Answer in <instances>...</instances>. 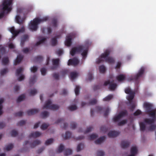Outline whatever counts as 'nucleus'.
<instances>
[{"label":"nucleus","instance_id":"f257e3e1","mask_svg":"<svg viewBox=\"0 0 156 156\" xmlns=\"http://www.w3.org/2000/svg\"><path fill=\"white\" fill-rule=\"evenodd\" d=\"M88 52L87 48L82 45H80L77 47H75L72 48L70 52L71 55L73 56L76 53H80L82 52L81 55L83 56V59L86 57Z\"/></svg>","mask_w":156,"mask_h":156},{"label":"nucleus","instance_id":"f03ea898","mask_svg":"<svg viewBox=\"0 0 156 156\" xmlns=\"http://www.w3.org/2000/svg\"><path fill=\"white\" fill-rule=\"evenodd\" d=\"M111 51L109 49H107L105 52L102 54L100 58H99L97 61L96 62L98 64H99L104 61L102 59L103 58H105V61L109 63H113L115 62V60L112 57L108 56L110 54Z\"/></svg>","mask_w":156,"mask_h":156},{"label":"nucleus","instance_id":"7ed1b4c3","mask_svg":"<svg viewBox=\"0 0 156 156\" xmlns=\"http://www.w3.org/2000/svg\"><path fill=\"white\" fill-rule=\"evenodd\" d=\"M49 19L48 16H45L42 19L36 18L34 19L32 21H31L30 24L29 25V29L32 30H36L37 28L38 24L41 22H43L47 21Z\"/></svg>","mask_w":156,"mask_h":156},{"label":"nucleus","instance_id":"20e7f679","mask_svg":"<svg viewBox=\"0 0 156 156\" xmlns=\"http://www.w3.org/2000/svg\"><path fill=\"white\" fill-rule=\"evenodd\" d=\"M13 0H5L2 3V10L3 11L0 13V19L2 18L4 15V11H6L7 12H10L12 8L11 5H12Z\"/></svg>","mask_w":156,"mask_h":156},{"label":"nucleus","instance_id":"39448f33","mask_svg":"<svg viewBox=\"0 0 156 156\" xmlns=\"http://www.w3.org/2000/svg\"><path fill=\"white\" fill-rule=\"evenodd\" d=\"M144 68L143 67H141L137 74L134 76H132L129 78L128 79V80H133L136 83L138 84L139 83V79L141 77H142L144 73Z\"/></svg>","mask_w":156,"mask_h":156},{"label":"nucleus","instance_id":"423d86ee","mask_svg":"<svg viewBox=\"0 0 156 156\" xmlns=\"http://www.w3.org/2000/svg\"><path fill=\"white\" fill-rule=\"evenodd\" d=\"M144 107L145 109L146 112L149 115H156V111L153 109V106L152 104L147 102H145L144 104Z\"/></svg>","mask_w":156,"mask_h":156},{"label":"nucleus","instance_id":"0eeeda50","mask_svg":"<svg viewBox=\"0 0 156 156\" xmlns=\"http://www.w3.org/2000/svg\"><path fill=\"white\" fill-rule=\"evenodd\" d=\"M52 102L50 99L48 100L43 107V109H50L53 110L58 109L59 107L58 105L54 104H51Z\"/></svg>","mask_w":156,"mask_h":156},{"label":"nucleus","instance_id":"6e6552de","mask_svg":"<svg viewBox=\"0 0 156 156\" xmlns=\"http://www.w3.org/2000/svg\"><path fill=\"white\" fill-rule=\"evenodd\" d=\"M9 30L14 36L16 37L20 33H23L25 31V28L23 26L20 29L18 30H16L15 29L14 27H12L9 28Z\"/></svg>","mask_w":156,"mask_h":156},{"label":"nucleus","instance_id":"1a4fd4ad","mask_svg":"<svg viewBox=\"0 0 156 156\" xmlns=\"http://www.w3.org/2000/svg\"><path fill=\"white\" fill-rule=\"evenodd\" d=\"M108 84H109V89L112 91L115 90L117 86V84L116 83H114L113 81L110 82L109 80L105 82L104 85L106 86Z\"/></svg>","mask_w":156,"mask_h":156},{"label":"nucleus","instance_id":"9d476101","mask_svg":"<svg viewBox=\"0 0 156 156\" xmlns=\"http://www.w3.org/2000/svg\"><path fill=\"white\" fill-rule=\"evenodd\" d=\"M127 112L126 111L120 112L117 115L113 118L114 121V122L118 121L122 117L127 115Z\"/></svg>","mask_w":156,"mask_h":156},{"label":"nucleus","instance_id":"9b49d317","mask_svg":"<svg viewBox=\"0 0 156 156\" xmlns=\"http://www.w3.org/2000/svg\"><path fill=\"white\" fill-rule=\"evenodd\" d=\"M150 117H152V119L147 118L144 119V122L148 124H152L154 123L156 120V115H149Z\"/></svg>","mask_w":156,"mask_h":156},{"label":"nucleus","instance_id":"f8f14e48","mask_svg":"<svg viewBox=\"0 0 156 156\" xmlns=\"http://www.w3.org/2000/svg\"><path fill=\"white\" fill-rule=\"evenodd\" d=\"M79 63L78 60L76 58H74L72 59H70L69 60L68 65L69 66L72 65L74 66H76Z\"/></svg>","mask_w":156,"mask_h":156},{"label":"nucleus","instance_id":"ddd939ff","mask_svg":"<svg viewBox=\"0 0 156 156\" xmlns=\"http://www.w3.org/2000/svg\"><path fill=\"white\" fill-rule=\"evenodd\" d=\"M72 37L71 35H68L66 37L65 41V45L67 46H70L72 44Z\"/></svg>","mask_w":156,"mask_h":156},{"label":"nucleus","instance_id":"4468645a","mask_svg":"<svg viewBox=\"0 0 156 156\" xmlns=\"http://www.w3.org/2000/svg\"><path fill=\"white\" fill-rule=\"evenodd\" d=\"M120 133V132L118 131H113L109 132L108 135L109 137H117Z\"/></svg>","mask_w":156,"mask_h":156},{"label":"nucleus","instance_id":"2eb2a0df","mask_svg":"<svg viewBox=\"0 0 156 156\" xmlns=\"http://www.w3.org/2000/svg\"><path fill=\"white\" fill-rule=\"evenodd\" d=\"M29 37L28 35L25 34L21 37L20 44L21 47H23L24 44L25 42L28 40Z\"/></svg>","mask_w":156,"mask_h":156},{"label":"nucleus","instance_id":"dca6fc26","mask_svg":"<svg viewBox=\"0 0 156 156\" xmlns=\"http://www.w3.org/2000/svg\"><path fill=\"white\" fill-rule=\"evenodd\" d=\"M50 25L53 28H56L58 26V20L57 19L55 18H52Z\"/></svg>","mask_w":156,"mask_h":156},{"label":"nucleus","instance_id":"f3484780","mask_svg":"<svg viewBox=\"0 0 156 156\" xmlns=\"http://www.w3.org/2000/svg\"><path fill=\"white\" fill-rule=\"evenodd\" d=\"M59 59V58L56 59H53L52 60L53 64L54 66L51 67V68L52 69H56L58 66Z\"/></svg>","mask_w":156,"mask_h":156},{"label":"nucleus","instance_id":"a211bd4d","mask_svg":"<svg viewBox=\"0 0 156 156\" xmlns=\"http://www.w3.org/2000/svg\"><path fill=\"white\" fill-rule=\"evenodd\" d=\"M129 142L128 141L123 140L122 141L121 143V147L123 149L129 147Z\"/></svg>","mask_w":156,"mask_h":156},{"label":"nucleus","instance_id":"6ab92c4d","mask_svg":"<svg viewBox=\"0 0 156 156\" xmlns=\"http://www.w3.org/2000/svg\"><path fill=\"white\" fill-rule=\"evenodd\" d=\"M39 110L37 109H33L28 110L27 113L28 115H34L38 113Z\"/></svg>","mask_w":156,"mask_h":156},{"label":"nucleus","instance_id":"aec40b11","mask_svg":"<svg viewBox=\"0 0 156 156\" xmlns=\"http://www.w3.org/2000/svg\"><path fill=\"white\" fill-rule=\"evenodd\" d=\"M41 134V133L38 131L31 133L29 136V138H36L39 136Z\"/></svg>","mask_w":156,"mask_h":156},{"label":"nucleus","instance_id":"412c9836","mask_svg":"<svg viewBox=\"0 0 156 156\" xmlns=\"http://www.w3.org/2000/svg\"><path fill=\"white\" fill-rule=\"evenodd\" d=\"M23 58V56L22 55H19L17 56V58L15 61L14 65H16L17 64H19L22 61Z\"/></svg>","mask_w":156,"mask_h":156},{"label":"nucleus","instance_id":"4be33fe9","mask_svg":"<svg viewBox=\"0 0 156 156\" xmlns=\"http://www.w3.org/2000/svg\"><path fill=\"white\" fill-rule=\"evenodd\" d=\"M24 20V18L21 19L18 15L16 16V20L17 23L19 24H22Z\"/></svg>","mask_w":156,"mask_h":156},{"label":"nucleus","instance_id":"5701e85b","mask_svg":"<svg viewBox=\"0 0 156 156\" xmlns=\"http://www.w3.org/2000/svg\"><path fill=\"white\" fill-rule=\"evenodd\" d=\"M28 11L26 9L23 8H18L17 9V13H23L26 14L28 12Z\"/></svg>","mask_w":156,"mask_h":156},{"label":"nucleus","instance_id":"b1692460","mask_svg":"<svg viewBox=\"0 0 156 156\" xmlns=\"http://www.w3.org/2000/svg\"><path fill=\"white\" fill-rule=\"evenodd\" d=\"M41 144V141L38 140H36L33 141L32 143L30 144V147L32 148L40 144Z\"/></svg>","mask_w":156,"mask_h":156},{"label":"nucleus","instance_id":"393cba45","mask_svg":"<svg viewBox=\"0 0 156 156\" xmlns=\"http://www.w3.org/2000/svg\"><path fill=\"white\" fill-rule=\"evenodd\" d=\"M105 138L106 137L105 136L101 137L100 138L95 140V144H100L105 140Z\"/></svg>","mask_w":156,"mask_h":156},{"label":"nucleus","instance_id":"a878e982","mask_svg":"<svg viewBox=\"0 0 156 156\" xmlns=\"http://www.w3.org/2000/svg\"><path fill=\"white\" fill-rule=\"evenodd\" d=\"M129 95L127 97V99L129 101L130 104H131L133 102V99L134 97L135 93L129 94Z\"/></svg>","mask_w":156,"mask_h":156},{"label":"nucleus","instance_id":"bb28decb","mask_svg":"<svg viewBox=\"0 0 156 156\" xmlns=\"http://www.w3.org/2000/svg\"><path fill=\"white\" fill-rule=\"evenodd\" d=\"M36 78L37 76L35 75H34L33 77H30L29 81V84L30 86L34 84L36 82Z\"/></svg>","mask_w":156,"mask_h":156},{"label":"nucleus","instance_id":"cd10ccee","mask_svg":"<svg viewBox=\"0 0 156 156\" xmlns=\"http://www.w3.org/2000/svg\"><path fill=\"white\" fill-rule=\"evenodd\" d=\"M125 78V76L123 74H120L117 76L116 77L117 80L120 82L124 80Z\"/></svg>","mask_w":156,"mask_h":156},{"label":"nucleus","instance_id":"c85d7f7f","mask_svg":"<svg viewBox=\"0 0 156 156\" xmlns=\"http://www.w3.org/2000/svg\"><path fill=\"white\" fill-rule=\"evenodd\" d=\"M137 149L135 146L133 147L131 149V154L135 156V155L137 153Z\"/></svg>","mask_w":156,"mask_h":156},{"label":"nucleus","instance_id":"c756f323","mask_svg":"<svg viewBox=\"0 0 156 156\" xmlns=\"http://www.w3.org/2000/svg\"><path fill=\"white\" fill-rule=\"evenodd\" d=\"M71 136V133L69 131L66 132L65 134V136L64 137L63 136V135H62V137L65 140H66L70 138Z\"/></svg>","mask_w":156,"mask_h":156},{"label":"nucleus","instance_id":"7c9ffc66","mask_svg":"<svg viewBox=\"0 0 156 156\" xmlns=\"http://www.w3.org/2000/svg\"><path fill=\"white\" fill-rule=\"evenodd\" d=\"M9 62V59L8 57L3 58L2 59V63L4 65H7Z\"/></svg>","mask_w":156,"mask_h":156},{"label":"nucleus","instance_id":"2f4dec72","mask_svg":"<svg viewBox=\"0 0 156 156\" xmlns=\"http://www.w3.org/2000/svg\"><path fill=\"white\" fill-rule=\"evenodd\" d=\"M72 151L71 150L66 149L64 150V155L66 156L70 155L72 154Z\"/></svg>","mask_w":156,"mask_h":156},{"label":"nucleus","instance_id":"473e14b6","mask_svg":"<svg viewBox=\"0 0 156 156\" xmlns=\"http://www.w3.org/2000/svg\"><path fill=\"white\" fill-rule=\"evenodd\" d=\"M43 57L41 56H37L34 58V61L35 62H41L42 61Z\"/></svg>","mask_w":156,"mask_h":156},{"label":"nucleus","instance_id":"72a5a7b5","mask_svg":"<svg viewBox=\"0 0 156 156\" xmlns=\"http://www.w3.org/2000/svg\"><path fill=\"white\" fill-rule=\"evenodd\" d=\"M77 74L75 72H72L70 73V79L71 80L75 79L77 76Z\"/></svg>","mask_w":156,"mask_h":156},{"label":"nucleus","instance_id":"f704fd0d","mask_svg":"<svg viewBox=\"0 0 156 156\" xmlns=\"http://www.w3.org/2000/svg\"><path fill=\"white\" fill-rule=\"evenodd\" d=\"M84 147V144L82 143L79 144L77 146V152L80 151Z\"/></svg>","mask_w":156,"mask_h":156},{"label":"nucleus","instance_id":"c9c22d12","mask_svg":"<svg viewBox=\"0 0 156 156\" xmlns=\"http://www.w3.org/2000/svg\"><path fill=\"white\" fill-rule=\"evenodd\" d=\"M99 69L100 73H104L105 71L106 68L105 66L101 65L99 66Z\"/></svg>","mask_w":156,"mask_h":156},{"label":"nucleus","instance_id":"e433bc0d","mask_svg":"<svg viewBox=\"0 0 156 156\" xmlns=\"http://www.w3.org/2000/svg\"><path fill=\"white\" fill-rule=\"evenodd\" d=\"M113 97V95L112 94L108 95V96L104 98L103 100L104 101H108L111 100Z\"/></svg>","mask_w":156,"mask_h":156},{"label":"nucleus","instance_id":"4c0bfd02","mask_svg":"<svg viewBox=\"0 0 156 156\" xmlns=\"http://www.w3.org/2000/svg\"><path fill=\"white\" fill-rule=\"evenodd\" d=\"M140 129L141 131H144L145 130V126L143 122H141L140 123Z\"/></svg>","mask_w":156,"mask_h":156},{"label":"nucleus","instance_id":"58836bf2","mask_svg":"<svg viewBox=\"0 0 156 156\" xmlns=\"http://www.w3.org/2000/svg\"><path fill=\"white\" fill-rule=\"evenodd\" d=\"M46 40V38H43L41 39L39 41L37 42L36 44V46H37L43 43Z\"/></svg>","mask_w":156,"mask_h":156},{"label":"nucleus","instance_id":"ea45409f","mask_svg":"<svg viewBox=\"0 0 156 156\" xmlns=\"http://www.w3.org/2000/svg\"><path fill=\"white\" fill-rule=\"evenodd\" d=\"M23 69L22 67H20L16 70V76H18L19 74L21 73L23 71Z\"/></svg>","mask_w":156,"mask_h":156},{"label":"nucleus","instance_id":"a19ab883","mask_svg":"<svg viewBox=\"0 0 156 156\" xmlns=\"http://www.w3.org/2000/svg\"><path fill=\"white\" fill-rule=\"evenodd\" d=\"M13 147V144H10L7 145L5 148H4L5 150H6L7 151H9L11 149H12Z\"/></svg>","mask_w":156,"mask_h":156},{"label":"nucleus","instance_id":"79ce46f5","mask_svg":"<svg viewBox=\"0 0 156 156\" xmlns=\"http://www.w3.org/2000/svg\"><path fill=\"white\" fill-rule=\"evenodd\" d=\"M25 95L23 94L19 96L17 100V102H19L23 101L25 98Z\"/></svg>","mask_w":156,"mask_h":156},{"label":"nucleus","instance_id":"37998d69","mask_svg":"<svg viewBox=\"0 0 156 156\" xmlns=\"http://www.w3.org/2000/svg\"><path fill=\"white\" fill-rule=\"evenodd\" d=\"M57 43V38L56 37L53 38L51 39V43L52 45L55 46Z\"/></svg>","mask_w":156,"mask_h":156},{"label":"nucleus","instance_id":"c03bdc74","mask_svg":"<svg viewBox=\"0 0 156 156\" xmlns=\"http://www.w3.org/2000/svg\"><path fill=\"white\" fill-rule=\"evenodd\" d=\"M54 141V139L52 138H50L47 140L45 142V145H48L52 143Z\"/></svg>","mask_w":156,"mask_h":156},{"label":"nucleus","instance_id":"a18cd8bd","mask_svg":"<svg viewBox=\"0 0 156 156\" xmlns=\"http://www.w3.org/2000/svg\"><path fill=\"white\" fill-rule=\"evenodd\" d=\"M2 45H0V54H4L5 52V49L3 47H1ZM1 58V55H0V59Z\"/></svg>","mask_w":156,"mask_h":156},{"label":"nucleus","instance_id":"49530a36","mask_svg":"<svg viewBox=\"0 0 156 156\" xmlns=\"http://www.w3.org/2000/svg\"><path fill=\"white\" fill-rule=\"evenodd\" d=\"M41 115L42 117L44 118L48 116L49 113L47 111H44L41 113Z\"/></svg>","mask_w":156,"mask_h":156},{"label":"nucleus","instance_id":"de8ad7c7","mask_svg":"<svg viewBox=\"0 0 156 156\" xmlns=\"http://www.w3.org/2000/svg\"><path fill=\"white\" fill-rule=\"evenodd\" d=\"M64 149V147L63 145L62 144H60L58 148V152L59 153L62 152Z\"/></svg>","mask_w":156,"mask_h":156},{"label":"nucleus","instance_id":"09e8293b","mask_svg":"<svg viewBox=\"0 0 156 156\" xmlns=\"http://www.w3.org/2000/svg\"><path fill=\"white\" fill-rule=\"evenodd\" d=\"M68 109L71 111H73L76 110L77 107L76 105H71L68 108Z\"/></svg>","mask_w":156,"mask_h":156},{"label":"nucleus","instance_id":"8fccbe9b","mask_svg":"<svg viewBox=\"0 0 156 156\" xmlns=\"http://www.w3.org/2000/svg\"><path fill=\"white\" fill-rule=\"evenodd\" d=\"M37 93V90L34 89H32L30 90L29 94L31 96H33L35 94Z\"/></svg>","mask_w":156,"mask_h":156},{"label":"nucleus","instance_id":"3c124183","mask_svg":"<svg viewBox=\"0 0 156 156\" xmlns=\"http://www.w3.org/2000/svg\"><path fill=\"white\" fill-rule=\"evenodd\" d=\"M80 89V87L79 86L77 85L76 86L75 89V92L76 95H77L79 94Z\"/></svg>","mask_w":156,"mask_h":156},{"label":"nucleus","instance_id":"603ef678","mask_svg":"<svg viewBox=\"0 0 156 156\" xmlns=\"http://www.w3.org/2000/svg\"><path fill=\"white\" fill-rule=\"evenodd\" d=\"M127 119H125L122 120L121 122H119L118 123L119 126H121L124 125V124L127 123Z\"/></svg>","mask_w":156,"mask_h":156},{"label":"nucleus","instance_id":"864d4df0","mask_svg":"<svg viewBox=\"0 0 156 156\" xmlns=\"http://www.w3.org/2000/svg\"><path fill=\"white\" fill-rule=\"evenodd\" d=\"M98 137L97 135L93 134L91 135L89 137V140H93Z\"/></svg>","mask_w":156,"mask_h":156},{"label":"nucleus","instance_id":"5fc2aeb1","mask_svg":"<svg viewBox=\"0 0 156 156\" xmlns=\"http://www.w3.org/2000/svg\"><path fill=\"white\" fill-rule=\"evenodd\" d=\"M125 92L126 93L129 94L134 93V92L132 91L131 90L129 87L125 89Z\"/></svg>","mask_w":156,"mask_h":156},{"label":"nucleus","instance_id":"6e6d98bb","mask_svg":"<svg viewBox=\"0 0 156 156\" xmlns=\"http://www.w3.org/2000/svg\"><path fill=\"white\" fill-rule=\"evenodd\" d=\"M8 69L7 68L4 69L2 70L0 72V74L1 75H3L8 72Z\"/></svg>","mask_w":156,"mask_h":156},{"label":"nucleus","instance_id":"4d7b16f0","mask_svg":"<svg viewBox=\"0 0 156 156\" xmlns=\"http://www.w3.org/2000/svg\"><path fill=\"white\" fill-rule=\"evenodd\" d=\"M48 125L46 123H43L41 127V129L43 130H44L47 129L48 126Z\"/></svg>","mask_w":156,"mask_h":156},{"label":"nucleus","instance_id":"13d9d810","mask_svg":"<svg viewBox=\"0 0 156 156\" xmlns=\"http://www.w3.org/2000/svg\"><path fill=\"white\" fill-rule=\"evenodd\" d=\"M156 129V125H151L148 128L149 130L152 131L155 130Z\"/></svg>","mask_w":156,"mask_h":156},{"label":"nucleus","instance_id":"bf43d9fd","mask_svg":"<svg viewBox=\"0 0 156 156\" xmlns=\"http://www.w3.org/2000/svg\"><path fill=\"white\" fill-rule=\"evenodd\" d=\"M97 102V100L96 99H94L93 100H91L89 102V104L90 105H95Z\"/></svg>","mask_w":156,"mask_h":156},{"label":"nucleus","instance_id":"052dcab7","mask_svg":"<svg viewBox=\"0 0 156 156\" xmlns=\"http://www.w3.org/2000/svg\"><path fill=\"white\" fill-rule=\"evenodd\" d=\"M11 135L12 136H16L18 135V132L17 131L13 130L11 132Z\"/></svg>","mask_w":156,"mask_h":156},{"label":"nucleus","instance_id":"680f3d73","mask_svg":"<svg viewBox=\"0 0 156 156\" xmlns=\"http://www.w3.org/2000/svg\"><path fill=\"white\" fill-rule=\"evenodd\" d=\"M68 73V70L66 69H63L61 72V73L62 76H64L65 75L67 74Z\"/></svg>","mask_w":156,"mask_h":156},{"label":"nucleus","instance_id":"e2e57ef3","mask_svg":"<svg viewBox=\"0 0 156 156\" xmlns=\"http://www.w3.org/2000/svg\"><path fill=\"white\" fill-rule=\"evenodd\" d=\"M109 111L110 109L108 108H106L104 113V116L105 117H106L108 115V114L109 112Z\"/></svg>","mask_w":156,"mask_h":156},{"label":"nucleus","instance_id":"0e129e2a","mask_svg":"<svg viewBox=\"0 0 156 156\" xmlns=\"http://www.w3.org/2000/svg\"><path fill=\"white\" fill-rule=\"evenodd\" d=\"M93 129V128L91 126H90L88 127H87L86 129V130L84 131V133L85 134L87 133L90 132L92 129Z\"/></svg>","mask_w":156,"mask_h":156},{"label":"nucleus","instance_id":"69168bd1","mask_svg":"<svg viewBox=\"0 0 156 156\" xmlns=\"http://www.w3.org/2000/svg\"><path fill=\"white\" fill-rule=\"evenodd\" d=\"M53 77L56 80H58L59 78V75L58 73H54L52 75Z\"/></svg>","mask_w":156,"mask_h":156},{"label":"nucleus","instance_id":"338daca9","mask_svg":"<svg viewBox=\"0 0 156 156\" xmlns=\"http://www.w3.org/2000/svg\"><path fill=\"white\" fill-rule=\"evenodd\" d=\"M26 123V121L23 120H22L19 122L17 123L18 126H22Z\"/></svg>","mask_w":156,"mask_h":156},{"label":"nucleus","instance_id":"774afa93","mask_svg":"<svg viewBox=\"0 0 156 156\" xmlns=\"http://www.w3.org/2000/svg\"><path fill=\"white\" fill-rule=\"evenodd\" d=\"M104 153L102 151H98L97 152V156H104Z\"/></svg>","mask_w":156,"mask_h":156}]
</instances>
